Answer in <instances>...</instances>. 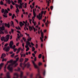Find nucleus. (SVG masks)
I'll use <instances>...</instances> for the list:
<instances>
[{
	"instance_id": "nucleus-1",
	"label": "nucleus",
	"mask_w": 78,
	"mask_h": 78,
	"mask_svg": "<svg viewBox=\"0 0 78 78\" xmlns=\"http://www.w3.org/2000/svg\"><path fill=\"white\" fill-rule=\"evenodd\" d=\"M19 58H17L16 59V61H13L12 59H11L10 61H8L7 63L5 65L4 68L5 72H6V66L8 65V63H11V64L9 65L7 67V69L11 73H12L13 71L12 67L14 66L15 67H16V66L18 65V64L16 63H17V62L19 61Z\"/></svg>"
},
{
	"instance_id": "nucleus-2",
	"label": "nucleus",
	"mask_w": 78,
	"mask_h": 78,
	"mask_svg": "<svg viewBox=\"0 0 78 78\" xmlns=\"http://www.w3.org/2000/svg\"><path fill=\"white\" fill-rule=\"evenodd\" d=\"M28 58H25V62L23 64L22 63H21L20 64V66L22 68L23 70H24V69L27 66V68H28L30 67V62H28L27 64H25V63L27 62L28 61Z\"/></svg>"
},
{
	"instance_id": "nucleus-3",
	"label": "nucleus",
	"mask_w": 78,
	"mask_h": 78,
	"mask_svg": "<svg viewBox=\"0 0 78 78\" xmlns=\"http://www.w3.org/2000/svg\"><path fill=\"white\" fill-rule=\"evenodd\" d=\"M9 45L10 47L9 46H8L4 47L3 48V50L5 51L6 52H8L9 51L10 48L12 49L13 48V49L16 48V45H13V46H12V45H13V42L12 41L10 42Z\"/></svg>"
},
{
	"instance_id": "nucleus-4",
	"label": "nucleus",
	"mask_w": 78,
	"mask_h": 78,
	"mask_svg": "<svg viewBox=\"0 0 78 78\" xmlns=\"http://www.w3.org/2000/svg\"><path fill=\"white\" fill-rule=\"evenodd\" d=\"M34 67V68L36 69H38V73L36 75V76L35 78H34L33 77V74H32L30 75V78H38V77H39V78H43V77H42L39 73V67L37 66L35 64V62L33 61H32Z\"/></svg>"
},
{
	"instance_id": "nucleus-5",
	"label": "nucleus",
	"mask_w": 78,
	"mask_h": 78,
	"mask_svg": "<svg viewBox=\"0 0 78 78\" xmlns=\"http://www.w3.org/2000/svg\"><path fill=\"white\" fill-rule=\"evenodd\" d=\"M20 78H27V76H23V72L20 71ZM14 76H16V77H14L13 78H18L19 75L17 73H15L14 74Z\"/></svg>"
},
{
	"instance_id": "nucleus-6",
	"label": "nucleus",
	"mask_w": 78,
	"mask_h": 78,
	"mask_svg": "<svg viewBox=\"0 0 78 78\" xmlns=\"http://www.w3.org/2000/svg\"><path fill=\"white\" fill-rule=\"evenodd\" d=\"M1 12L4 13V15H3V16L4 17H7V13H8V11L7 9H5H5H2L1 10Z\"/></svg>"
},
{
	"instance_id": "nucleus-7",
	"label": "nucleus",
	"mask_w": 78,
	"mask_h": 78,
	"mask_svg": "<svg viewBox=\"0 0 78 78\" xmlns=\"http://www.w3.org/2000/svg\"><path fill=\"white\" fill-rule=\"evenodd\" d=\"M46 12V11H45L44 12L43 11H41V14L40 13H39V15L37 16V17L38 19L39 20H40V19H42V14L44 13V15H45V13Z\"/></svg>"
},
{
	"instance_id": "nucleus-8",
	"label": "nucleus",
	"mask_w": 78,
	"mask_h": 78,
	"mask_svg": "<svg viewBox=\"0 0 78 78\" xmlns=\"http://www.w3.org/2000/svg\"><path fill=\"white\" fill-rule=\"evenodd\" d=\"M40 33H41V37H40V39L41 42H43V39L44 38V34L43 32H42V30H40Z\"/></svg>"
},
{
	"instance_id": "nucleus-9",
	"label": "nucleus",
	"mask_w": 78,
	"mask_h": 78,
	"mask_svg": "<svg viewBox=\"0 0 78 78\" xmlns=\"http://www.w3.org/2000/svg\"><path fill=\"white\" fill-rule=\"evenodd\" d=\"M18 3L20 4L19 6H22V5H23V2H22V0H18Z\"/></svg>"
},
{
	"instance_id": "nucleus-10",
	"label": "nucleus",
	"mask_w": 78,
	"mask_h": 78,
	"mask_svg": "<svg viewBox=\"0 0 78 78\" xmlns=\"http://www.w3.org/2000/svg\"><path fill=\"white\" fill-rule=\"evenodd\" d=\"M23 22L24 23H25V27H24V30H25V31H26V28H27V21H26V22H25L24 21H23Z\"/></svg>"
},
{
	"instance_id": "nucleus-11",
	"label": "nucleus",
	"mask_w": 78,
	"mask_h": 78,
	"mask_svg": "<svg viewBox=\"0 0 78 78\" xmlns=\"http://www.w3.org/2000/svg\"><path fill=\"white\" fill-rule=\"evenodd\" d=\"M33 15L34 16H33L32 18V20H34L35 17L36 16V14L35 12V9H34L33 10Z\"/></svg>"
},
{
	"instance_id": "nucleus-12",
	"label": "nucleus",
	"mask_w": 78,
	"mask_h": 78,
	"mask_svg": "<svg viewBox=\"0 0 78 78\" xmlns=\"http://www.w3.org/2000/svg\"><path fill=\"white\" fill-rule=\"evenodd\" d=\"M10 74V73H9V72H7V75H6V77L7 78H11V77L9 75ZM0 78H3L2 77H0ZM4 78H6V77H4Z\"/></svg>"
},
{
	"instance_id": "nucleus-13",
	"label": "nucleus",
	"mask_w": 78,
	"mask_h": 78,
	"mask_svg": "<svg viewBox=\"0 0 78 78\" xmlns=\"http://www.w3.org/2000/svg\"><path fill=\"white\" fill-rule=\"evenodd\" d=\"M27 27H29V30L30 31H31V30H33V27H32L29 26V23H27Z\"/></svg>"
},
{
	"instance_id": "nucleus-14",
	"label": "nucleus",
	"mask_w": 78,
	"mask_h": 78,
	"mask_svg": "<svg viewBox=\"0 0 78 78\" xmlns=\"http://www.w3.org/2000/svg\"><path fill=\"white\" fill-rule=\"evenodd\" d=\"M30 44H31V43L30 41H26V45L25 46L26 47H28V46L30 45Z\"/></svg>"
},
{
	"instance_id": "nucleus-15",
	"label": "nucleus",
	"mask_w": 78,
	"mask_h": 78,
	"mask_svg": "<svg viewBox=\"0 0 78 78\" xmlns=\"http://www.w3.org/2000/svg\"><path fill=\"white\" fill-rule=\"evenodd\" d=\"M31 21L32 23L34 24V25L35 26L36 25V22L34 21V20H30L29 22H30V23H31Z\"/></svg>"
},
{
	"instance_id": "nucleus-16",
	"label": "nucleus",
	"mask_w": 78,
	"mask_h": 78,
	"mask_svg": "<svg viewBox=\"0 0 78 78\" xmlns=\"http://www.w3.org/2000/svg\"><path fill=\"white\" fill-rule=\"evenodd\" d=\"M5 27H8V28H9V27H10V24H9V23L8 24L5 23Z\"/></svg>"
},
{
	"instance_id": "nucleus-17",
	"label": "nucleus",
	"mask_w": 78,
	"mask_h": 78,
	"mask_svg": "<svg viewBox=\"0 0 78 78\" xmlns=\"http://www.w3.org/2000/svg\"><path fill=\"white\" fill-rule=\"evenodd\" d=\"M5 30V26H2V27H0V31H3Z\"/></svg>"
},
{
	"instance_id": "nucleus-18",
	"label": "nucleus",
	"mask_w": 78,
	"mask_h": 78,
	"mask_svg": "<svg viewBox=\"0 0 78 78\" xmlns=\"http://www.w3.org/2000/svg\"><path fill=\"white\" fill-rule=\"evenodd\" d=\"M24 24H25V23H23L22 22H20V27H22L23 25H24Z\"/></svg>"
},
{
	"instance_id": "nucleus-19",
	"label": "nucleus",
	"mask_w": 78,
	"mask_h": 78,
	"mask_svg": "<svg viewBox=\"0 0 78 78\" xmlns=\"http://www.w3.org/2000/svg\"><path fill=\"white\" fill-rule=\"evenodd\" d=\"M21 47H20L17 50V51L16 52V54H18L19 52H20V51L21 50Z\"/></svg>"
},
{
	"instance_id": "nucleus-20",
	"label": "nucleus",
	"mask_w": 78,
	"mask_h": 78,
	"mask_svg": "<svg viewBox=\"0 0 78 78\" xmlns=\"http://www.w3.org/2000/svg\"><path fill=\"white\" fill-rule=\"evenodd\" d=\"M10 25L13 27V28H14L15 26L14 25V23L12 21H11V22L10 23Z\"/></svg>"
},
{
	"instance_id": "nucleus-21",
	"label": "nucleus",
	"mask_w": 78,
	"mask_h": 78,
	"mask_svg": "<svg viewBox=\"0 0 78 78\" xmlns=\"http://www.w3.org/2000/svg\"><path fill=\"white\" fill-rule=\"evenodd\" d=\"M5 57H6V54H2L1 57V58H2Z\"/></svg>"
},
{
	"instance_id": "nucleus-22",
	"label": "nucleus",
	"mask_w": 78,
	"mask_h": 78,
	"mask_svg": "<svg viewBox=\"0 0 78 78\" xmlns=\"http://www.w3.org/2000/svg\"><path fill=\"white\" fill-rule=\"evenodd\" d=\"M43 75V76H45L46 74V71L45 70H44L42 73Z\"/></svg>"
},
{
	"instance_id": "nucleus-23",
	"label": "nucleus",
	"mask_w": 78,
	"mask_h": 78,
	"mask_svg": "<svg viewBox=\"0 0 78 78\" xmlns=\"http://www.w3.org/2000/svg\"><path fill=\"white\" fill-rule=\"evenodd\" d=\"M4 41L5 42H6L8 41V39L7 38H5Z\"/></svg>"
},
{
	"instance_id": "nucleus-24",
	"label": "nucleus",
	"mask_w": 78,
	"mask_h": 78,
	"mask_svg": "<svg viewBox=\"0 0 78 78\" xmlns=\"http://www.w3.org/2000/svg\"><path fill=\"white\" fill-rule=\"evenodd\" d=\"M25 48H27L26 50V52H27L29 50H30V48H29L28 47H26V46H25Z\"/></svg>"
},
{
	"instance_id": "nucleus-25",
	"label": "nucleus",
	"mask_w": 78,
	"mask_h": 78,
	"mask_svg": "<svg viewBox=\"0 0 78 78\" xmlns=\"http://www.w3.org/2000/svg\"><path fill=\"white\" fill-rule=\"evenodd\" d=\"M4 39H5V37H2L1 38V40L2 41H4Z\"/></svg>"
},
{
	"instance_id": "nucleus-26",
	"label": "nucleus",
	"mask_w": 78,
	"mask_h": 78,
	"mask_svg": "<svg viewBox=\"0 0 78 78\" xmlns=\"http://www.w3.org/2000/svg\"><path fill=\"white\" fill-rule=\"evenodd\" d=\"M49 23V21H47V23H45V25L46 27H48V25Z\"/></svg>"
},
{
	"instance_id": "nucleus-27",
	"label": "nucleus",
	"mask_w": 78,
	"mask_h": 78,
	"mask_svg": "<svg viewBox=\"0 0 78 78\" xmlns=\"http://www.w3.org/2000/svg\"><path fill=\"white\" fill-rule=\"evenodd\" d=\"M20 68H18V69H15V71H20Z\"/></svg>"
},
{
	"instance_id": "nucleus-28",
	"label": "nucleus",
	"mask_w": 78,
	"mask_h": 78,
	"mask_svg": "<svg viewBox=\"0 0 78 78\" xmlns=\"http://www.w3.org/2000/svg\"><path fill=\"white\" fill-rule=\"evenodd\" d=\"M3 65V63H1L0 64V70H1V68Z\"/></svg>"
},
{
	"instance_id": "nucleus-29",
	"label": "nucleus",
	"mask_w": 78,
	"mask_h": 78,
	"mask_svg": "<svg viewBox=\"0 0 78 78\" xmlns=\"http://www.w3.org/2000/svg\"><path fill=\"white\" fill-rule=\"evenodd\" d=\"M16 13H17V12H20V11L19 9V8L16 9Z\"/></svg>"
},
{
	"instance_id": "nucleus-30",
	"label": "nucleus",
	"mask_w": 78,
	"mask_h": 78,
	"mask_svg": "<svg viewBox=\"0 0 78 78\" xmlns=\"http://www.w3.org/2000/svg\"><path fill=\"white\" fill-rule=\"evenodd\" d=\"M15 6L16 9L19 8H19V5H18L17 4H16Z\"/></svg>"
},
{
	"instance_id": "nucleus-31",
	"label": "nucleus",
	"mask_w": 78,
	"mask_h": 78,
	"mask_svg": "<svg viewBox=\"0 0 78 78\" xmlns=\"http://www.w3.org/2000/svg\"><path fill=\"white\" fill-rule=\"evenodd\" d=\"M0 4L1 5H3L4 4L3 3V2L2 1V0L0 2Z\"/></svg>"
},
{
	"instance_id": "nucleus-32",
	"label": "nucleus",
	"mask_w": 78,
	"mask_h": 78,
	"mask_svg": "<svg viewBox=\"0 0 78 78\" xmlns=\"http://www.w3.org/2000/svg\"><path fill=\"white\" fill-rule=\"evenodd\" d=\"M33 28L34 30V31H37V29H36L35 28H34V26H33Z\"/></svg>"
},
{
	"instance_id": "nucleus-33",
	"label": "nucleus",
	"mask_w": 78,
	"mask_h": 78,
	"mask_svg": "<svg viewBox=\"0 0 78 78\" xmlns=\"http://www.w3.org/2000/svg\"><path fill=\"white\" fill-rule=\"evenodd\" d=\"M16 30H21V28H20V27H16Z\"/></svg>"
},
{
	"instance_id": "nucleus-34",
	"label": "nucleus",
	"mask_w": 78,
	"mask_h": 78,
	"mask_svg": "<svg viewBox=\"0 0 78 78\" xmlns=\"http://www.w3.org/2000/svg\"><path fill=\"white\" fill-rule=\"evenodd\" d=\"M24 59L23 58H20V62H22L23 61Z\"/></svg>"
},
{
	"instance_id": "nucleus-35",
	"label": "nucleus",
	"mask_w": 78,
	"mask_h": 78,
	"mask_svg": "<svg viewBox=\"0 0 78 78\" xmlns=\"http://www.w3.org/2000/svg\"><path fill=\"white\" fill-rule=\"evenodd\" d=\"M8 3L9 4H11V0H7V3Z\"/></svg>"
},
{
	"instance_id": "nucleus-36",
	"label": "nucleus",
	"mask_w": 78,
	"mask_h": 78,
	"mask_svg": "<svg viewBox=\"0 0 78 78\" xmlns=\"http://www.w3.org/2000/svg\"><path fill=\"white\" fill-rule=\"evenodd\" d=\"M27 3H25L24 4V8H27Z\"/></svg>"
},
{
	"instance_id": "nucleus-37",
	"label": "nucleus",
	"mask_w": 78,
	"mask_h": 78,
	"mask_svg": "<svg viewBox=\"0 0 78 78\" xmlns=\"http://www.w3.org/2000/svg\"><path fill=\"white\" fill-rule=\"evenodd\" d=\"M23 40H24V42H26V39L24 37H23Z\"/></svg>"
},
{
	"instance_id": "nucleus-38",
	"label": "nucleus",
	"mask_w": 78,
	"mask_h": 78,
	"mask_svg": "<svg viewBox=\"0 0 78 78\" xmlns=\"http://www.w3.org/2000/svg\"><path fill=\"white\" fill-rule=\"evenodd\" d=\"M41 54H40L39 55H38V58H41Z\"/></svg>"
},
{
	"instance_id": "nucleus-39",
	"label": "nucleus",
	"mask_w": 78,
	"mask_h": 78,
	"mask_svg": "<svg viewBox=\"0 0 78 78\" xmlns=\"http://www.w3.org/2000/svg\"><path fill=\"white\" fill-rule=\"evenodd\" d=\"M14 17H15V15L14 14H13V15L12 16V19H14Z\"/></svg>"
},
{
	"instance_id": "nucleus-40",
	"label": "nucleus",
	"mask_w": 78,
	"mask_h": 78,
	"mask_svg": "<svg viewBox=\"0 0 78 78\" xmlns=\"http://www.w3.org/2000/svg\"><path fill=\"white\" fill-rule=\"evenodd\" d=\"M32 51H34L35 50V48H34V47L33 46H32Z\"/></svg>"
},
{
	"instance_id": "nucleus-41",
	"label": "nucleus",
	"mask_w": 78,
	"mask_h": 78,
	"mask_svg": "<svg viewBox=\"0 0 78 78\" xmlns=\"http://www.w3.org/2000/svg\"><path fill=\"white\" fill-rule=\"evenodd\" d=\"M4 34V32L3 31H0V34Z\"/></svg>"
},
{
	"instance_id": "nucleus-42",
	"label": "nucleus",
	"mask_w": 78,
	"mask_h": 78,
	"mask_svg": "<svg viewBox=\"0 0 78 78\" xmlns=\"http://www.w3.org/2000/svg\"><path fill=\"white\" fill-rule=\"evenodd\" d=\"M2 62H3L4 61H5V62L6 61V59L3 58L2 60Z\"/></svg>"
},
{
	"instance_id": "nucleus-43",
	"label": "nucleus",
	"mask_w": 78,
	"mask_h": 78,
	"mask_svg": "<svg viewBox=\"0 0 78 78\" xmlns=\"http://www.w3.org/2000/svg\"><path fill=\"white\" fill-rule=\"evenodd\" d=\"M31 38H30L27 39V41H31Z\"/></svg>"
},
{
	"instance_id": "nucleus-44",
	"label": "nucleus",
	"mask_w": 78,
	"mask_h": 78,
	"mask_svg": "<svg viewBox=\"0 0 78 78\" xmlns=\"http://www.w3.org/2000/svg\"><path fill=\"white\" fill-rule=\"evenodd\" d=\"M10 35H6V38L7 39H9V37Z\"/></svg>"
},
{
	"instance_id": "nucleus-45",
	"label": "nucleus",
	"mask_w": 78,
	"mask_h": 78,
	"mask_svg": "<svg viewBox=\"0 0 78 78\" xmlns=\"http://www.w3.org/2000/svg\"><path fill=\"white\" fill-rule=\"evenodd\" d=\"M14 50V52H16V51H17V48H14V49H13Z\"/></svg>"
},
{
	"instance_id": "nucleus-46",
	"label": "nucleus",
	"mask_w": 78,
	"mask_h": 78,
	"mask_svg": "<svg viewBox=\"0 0 78 78\" xmlns=\"http://www.w3.org/2000/svg\"><path fill=\"white\" fill-rule=\"evenodd\" d=\"M13 7V6L11 4L10 5V9H12V8Z\"/></svg>"
},
{
	"instance_id": "nucleus-47",
	"label": "nucleus",
	"mask_w": 78,
	"mask_h": 78,
	"mask_svg": "<svg viewBox=\"0 0 78 78\" xmlns=\"http://www.w3.org/2000/svg\"><path fill=\"white\" fill-rule=\"evenodd\" d=\"M46 0V2H47V4H49L50 3V2L49 1H48L47 0Z\"/></svg>"
},
{
	"instance_id": "nucleus-48",
	"label": "nucleus",
	"mask_w": 78,
	"mask_h": 78,
	"mask_svg": "<svg viewBox=\"0 0 78 78\" xmlns=\"http://www.w3.org/2000/svg\"><path fill=\"white\" fill-rule=\"evenodd\" d=\"M14 53L12 55H11V57H14Z\"/></svg>"
},
{
	"instance_id": "nucleus-49",
	"label": "nucleus",
	"mask_w": 78,
	"mask_h": 78,
	"mask_svg": "<svg viewBox=\"0 0 78 78\" xmlns=\"http://www.w3.org/2000/svg\"><path fill=\"white\" fill-rule=\"evenodd\" d=\"M20 55L21 56V58L23 57V54H22V53H20Z\"/></svg>"
},
{
	"instance_id": "nucleus-50",
	"label": "nucleus",
	"mask_w": 78,
	"mask_h": 78,
	"mask_svg": "<svg viewBox=\"0 0 78 78\" xmlns=\"http://www.w3.org/2000/svg\"><path fill=\"white\" fill-rule=\"evenodd\" d=\"M29 73H29V72H27V73H26L27 76H29Z\"/></svg>"
},
{
	"instance_id": "nucleus-51",
	"label": "nucleus",
	"mask_w": 78,
	"mask_h": 78,
	"mask_svg": "<svg viewBox=\"0 0 78 78\" xmlns=\"http://www.w3.org/2000/svg\"><path fill=\"white\" fill-rule=\"evenodd\" d=\"M8 46V44H5L4 47H6Z\"/></svg>"
},
{
	"instance_id": "nucleus-52",
	"label": "nucleus",
	"mask_w": 78,
	"mask_h": 78,
	"mask_svg": "<svg viewBox=\"0 0 78 78\" xmlns=\"http://www.w3.org/2000/svg\"><path fill=\"white\" fill-rule=\"evenodd\" d=\"M11 32L12 33H13L14 32V30L13 29H11Z\"/></svg>"
},
{
	"instance_id": "nucleus-53",
	"label": "nucleus",
	"mask_w": 78,
	"mask_h": 78,
	"mask_svg": "<svg viewBox=\"0 0 78 78\" xmlns=\"http://www.w3.org/2000/svg\"><path fill=\"white\" fill-rule=\"evenodd\" d=\"M42 65V63L41 62H39L38 64V65L39 66H41Z\"/></svg>"
},
{
	"instance_id": "nucleus-54",
	"label": "nucleus",
	"mask_w": 78,
	"mask_h": 78,
	"mask_svg": "<svg viewBox=\"0 0 78 78\" xmlns=\"http://www.w3.org/2000/svg\"><path fill=\"white\" fill-rule=\"evenodd\" d=\"M31 45L32 46H34V44H33V43L32 42L31 43Z\"/></svg>"
},
{
	"instance_id": "nucleus-55",
	"label": "nucleus",
	"mask_w": 78,
	"mask_h": 78,
	"mask_svg": "<svg viewBox=\"0 0 78 78\" xmlns=\"http://www.w3.org/2000/svg\"><path fill=\"white\" fill-rule=\"evenodd\" d=\"M19 42L17 43H16V45L17 46H19Z\"/></svg>"
},
{
	"instance_id": "nucleus-56",
	"label": "nucleus",
	"mask_w": 78,
	"mask_h": 78,
	"mask_svg": "<svg viewBox=\"0 0 78 78\" xmlns=\"http://www.w3.org/2000/svg\"><path fill=\"white\" fill-rule=\"evenodd\" d=\"M36 60H37L36 57H35L34 58V61H36Z\"/></svg>"
},
{
	"instance_id": "nucleus-57",
	"label": "nucleus",
	"mask_w": 78,
	"mask_h": 78,
	"mask_svg": "<svg viewBox=\"0 0 78 78\" xmlns=\"http://www.w3.org/2000/svg\"><path fill=\"white\" fill-rule=\"evenodd\" d=\"M43 44H41V48H42V47H43Z\"/></svg>"
},
{
	"instance_id": "nucleus-58",
	"label": "nucleus",
	"mask_w": 78,
	"mask_h": 78,
	"mask_svg": "<svg viewBox=\"0 0 78 78\" xmlns=\"http://www.w3.org/2000/svg\"><path fill=\"white\" fill-rule=\"evenodd\" d=\"M53 8V7L52 6H51L50 7L51 9V10H52Z\"/></svg>"
},
{
	"instance_id": "nucleus-59",
	"label": "nucleus",
	"mask_w": 78,
	"mask_h": 78,
	"mask_svg": "<svg viewBox=\"0 0 78 78\" xmlns=\"http://www.w3.org/2000/svg\"><path fill=\"white\" fill-rule=\"evenodd\" d=\"M17 33H19V34H20V32L19 31L17 30Z\"/></svg>"
},
{
	"instance_id": "nucleus-60",
	"label": "nucleus",
	"mask_w": 78,
	"mask_h": 78,
	"mask_svg": "<svg viewBox=\"0 0 78 78\" xmlns=\"http://www.w3.org/2000/svg\"><path fill=\"white\" fill-rule=\"evenodd\" d=\"M23 57H25V56H26V55H25V54H23Z\"/></svg>"
},
{
	"instance_id": "nucleus-61",
	"label": "nucleus",
	"mask_w": 78,
	"mask_h": 78,
	"mask_svg": "<svg viewBox=\"0 0 78 78\" xmlns=\"http://www.w3.org/2000/svg\"><path fill=\"white\" fill-rule=\"evenodd\" d=\"M23 34H20V37H23Z\"/></svg>"
},
{
	"instance_id": "nucleus-62",
	"label": "nucleus",
	"mask_w": 78,
	"mask_h": 78,
	"mask_svg": "<svg viewBox=\"0 0 78 78\" xmlns=\"http://www.w3.org/2000/svg\"><path fill=\"white\" fill-rule=\"evenodd\" d=\"M19 8L20 9V8H21V9H22V6H19Z\"/></svg>"
},
{
	"instance_id": "nucleus-63",
	"label": "nucleus",
	"mask_w": 78,
	"mask_h": 78,
	"mask_svg": "<svg viewBox=\"0 0 78 78\" xmlns=\"http://www.w3.org/2000/svg\"><path fill=\"white\" fill-rule=\"evenodd\" d=\"M9 15L10 16H12V14L11 13H9Z\"/></svg>"
},
{
	"instance_id": "nucleus-64",
	"label": "nucleus",
	"mask_w": 78,
	"mask_h": 78,
	"mask_svg": "<svg viewBox=\"0 0 78 78\" xmlns=\"http://www.w3.org/2000/svg\"><path fill=\"white\" fill-rule=\"evenodd\" d=\"M12 4L13 5H15V3L14 2L12 3Z\"/></svg>"
}]
</instances>
